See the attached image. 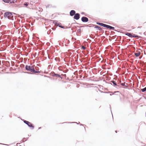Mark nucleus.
I'll return each mask as SVG.
<instances>
[{"label": "nucleus", "instance_id": "nucleus-1", "mask_svg": "<svg viewBox=\"0 0 146 146\" xmlns=\"http://www.w3.org/2000/svg\"><path fill=\"white\" fill-rule=\"evenodd\" d=\"M25 70L28 71H29L31 72H24L25 73H27L29 74H32V73H33L34 70L35 68L33 66H31L26 65L25 66Z\"/></svg>", "mask_w": 146, "mask_h": 146}, {"label": "nucleus", "instance_id": "nucleus-2", "mask_svg": "<svg viewBox=\"0 0 146 146\" xmlns=\"http://www.w3.org/2000/svg\"><path fill=\"white\" fill-rule=\"evenodd\" d=\"M4 17L5 18H7L8 19L13 20V13L9 11H7L4 14Z\"/></svg>", "mask_w": 146, "mask_h": 146}, {"label": "nucleus", "instance_id": "nucleus-3", "mask_svg": "<svg viewBox=\"0 0 146 146\" xmlns=\"http://www.w3.org/2000/svg\"><path fill=\"white\" fill-rule=\"evenodd\" d=\"M22 120H23V122L26 124H27L28 127H29L31 128L32 129H33L34 128V126L33 125V124L29 122V121L25 120L24 119H22Z\"/></svg>", "mask_w": 146, "mask_h": 146}, {"label": "nucleus", "instance_id": "nucleus-4", "mask_svg": "<svg viewBox=\"0 0 146 146\" xmlns=\"http://www.w3.org/2000/svg\"><path fill=\"white\" fill-rule=\"evenodd\" d=\"M51 76L53 77L59 78L61 79L62 78V77L60 75L58 74H56L54 72H51Z\"/></svg>", "mask_w": 146, "mask_h": 146}, {"label": "nucleus", "instance_id": "nucleus-5", "mask_svg": "<svg viewBox=\"0 0 146 146\" xmlns=\"http://www.w3.org/2000/svg\"><path fill=\"white\" fill-rule=\"evenodd\" d=\"M80 15L79 13H76L74 17V19L76 20H78L80 18Z\"/></svg>", "mask_w": 146, "mask_h": 146}, {"label": "nucleus", "instance_id": "nucleus-6", "mask_svg": "<svg viewBox=\"0 0 146 146\" xmlns=\"http://www.w3.org/2000/svg\"><path fill=\"white\" fill-rule=\"evenodd\" d=\"M81 21L83 22H87L88 21V19L87 17L84 16L82 17Z\"/></svg>", "mask_w": 146, "mask_h": 146}, {"label": "nucleus", "instance_id": "nucleus-7", "mask_svg": "<svg viewBox=\"0 0 146 146\" xmlns=\"http://www.w3.org/2000/svg\"><path fill=\"white\" fill-rule=\"evenodd\" d=\"M106 28L108 29H109L110 30H113V31H116L114 29L115 28L113 27H112L111 26L106 25Z\"/></svg>", "mask_w": 146, "mask_h": 146}, {"label": "nucleus", "instance_id": "nucleus-8", "mask_svg": "<svg viewBox=\"0 0 146 146\" xmlns=\"http://www.w3.org/2000/svg\"><path fill=\"white\" fill-rule=\"evenodd\" d=\"M76 14V11L74 10H71L70 12V15L71 16H74Z\"/></svg>", "mask_w": 146, "mask_h": 146}, {"label": "nucleus", "instance_id": "nucleus-9", "mask_svg": "<svg viewBox=\"0 0 146 146\" xmlns=\"http://www.w3.org/2000/svg\"><path fill=\"white\" fill-rule=\"evenodd\" d=\"M117 86H116V88H117L118 89H119L120 88H124L125 89H126V88H125L123 86H122L121 85V84L118 83L117 84Z\"/></svg>", "mask_w": 146, "mask_h": 146}, {"label": "nucleus", "instance_id": "nucleus-10", "mask_svg": "<svg viewBox=\"0 0 146 146\" xmlns=\"http://www.w3.org/2000/svg\"><path fill=\"white\" fill-rule=\"evenodd\" d=\"M92 26H95L94 28L97 29L99 31H102V29L99 26L97 25H92Z\"/></svg>", "mask_w": 146, "mask_h": 146}, {"label": "nucleus", "instance_id": "nucleus-11", "mask_svg": "<svg viewBox=\"0 0 146 146\" xmlns=\"http://www.w3.org/2000/svg\"><path fill=\"white\" fill-rule=\"evenodd\" d=\"M96 23L97 25H99L104 27H106V24L98 22H97Z\"/></svg>", "mask_w": 146, "mask_h": 146}, {"label": "nucleus", "instance_id": "nucleus-12", "mask_svg": "<svg viewBox=\"0 0 146 146\" xmlns=\"http://www.w3.org/2000/svg\"><path fill=\"white\" fill-rule=\"evenodd\" d=\"M111 82L113 83V85L114 87H116V86H117V84L115 81L112 80L111 81Z\"/></svg>", "mask_w": 146, "mask_h": 146}, {"label": "nucleus", "instance_id": "nucleus-13", "mask_svg": "<svg viewBox=\"0 0 146 146\" xmlns=\"http://www.w3.org/2000/svg\"><path fill=\"white\" fill-rule=\"evenodd\" d=\"M125 35L131 38L132 37V34L131 33L127 32L126 33H125Z\"/></svg>", "mask_w": 146, "mask_h": 146}, {"label": "nucleus", "instance_id": "nucleus-14", "mask_svg": "<svg viewBox=\"0 0 146 146\" xmlns=\"http://www.w3.org/2000/svg\"><path fill=\"white\" fill-rule=\"evenodd\" d=\"M142 66L143 67V70H146V63H143L142 64Z\"/></svg>", "mask_w": 146, "mask_h": 146}, {"label": "nucleus", "instance_id": "nucleus-15", "mask_svg": "<svg viewBox=\"0 0 146 146\" xmlns=\"http://www.w3.org/2000/svg\"><path fill=\"white\" fill-rule=\"evenodd\" d=\"M140 37V36H138L137 35H136L134 34H133L132 35V38H139Z\"/></svg>", "mask_w": 146, "mask_h": 146}, {"label": "nucleus", "instance_id": "nucleus-16", "mask_svg": "<svg viewBox=\"0 0 146 146\" xmlns=\"http://www.w3.org/2000/svg\"><path fill=\"white\" fill-rule=\"evenodd\" d=\"M53 23H54L55 25L56 26H58V25L59 23L58 22V21L56 20L53 21Z\"/></svg>", "mask_w": 146, "mask_h": 146}, {"label": "nucleus", "instance_id": "nucleus-17", "mask_svg": "<svg viewBox=\"0 0 146 146\" xmlns=\"http://www.w3.org/2000/svg\"><path fill=\"white\" fill-rule=\"evenodd\" d=\"M29 138V137H27V138H23V139L21 141V142H25V141H26L27 140V139H28Z\"/></svg>", "mask_w": 146, "mask_h": 146}, {"label": "nucleus", "instance_id": "nucleus-18", "mask_svg": "<svg viewBox=\"0 0 146 146\" xmlns=\"http://www.w3.org/2000/svg\"><path fill=\"white\" fill-rule=\"evenodd\" d=\"M140 53L139 52H138L137 53H135L134 54L136 57H137L139 56Z\"/></svg>", "mask_w": 146, "mask_h": 146}, {"label": "nucleus", "instance_id": "nucleus-19", "mask_svg": "<svg viewBox=\"0 0 146 146\" xmlns=\"http://www.w3.org/2000/svg\"><path fill=\"white\" fill-rule=\"evenodd\" d=\"M3 1L6 3H10L11 0H2Z\"/></svg>", "mask_w": 146, "mask_h": 146}, {"label": "nucleus", "instance_id": "nucleus-20", "mask_svg": "<svg viewBox=\"0 0 146 146\" xmlns=\"http://www.w3.org/2000/svg\"><path fill=\"white\" fill-rule=\"evenodd\" d=\"M142 92H144L146 91V87L143 89H141Z\"/></svg>", "mask_w": 146, "mask_h": 146}, {"label": "nucleus", "instance_id": "nucleus-21", "mask_svg": "<svg viewBox=\"0 0 146 146\" xmlns=\"http://www.w3.org/2000/svg\"><path fill=\"white\" fill-rule=\"evenodd\" d=\"M58 26L59 27H60L62 29H64V27L61 25H60V23H59L58 25Z\"/></svg>", "mask_w": 146, "mask_h": 146}, {"label": "nucleus", "instance_id": "nucleus-22", "mask_svg": "<svg viewBox=\"0 0 146 146\" xmlns=\"http://www.w3.org/2000/svg\"><path fill=\"white\" fill-rule=\"evenodd\" d=\"M41 72V71H38L35 70V69L33 73H40Z\"/></svg>", "mask_w": 146, "mask_h": 146}, {"label": "nucleus", "instance_id": "nucleus-23", "mask_svg": "<svg viewBox=\"0 0 146 146\" xmlns=\"http://www.w3.org/2000/svg\"><path fill=\"white\" fill-rule=\"evenodd\" d=\"M99 91L101 93H112V92H105L102 91H101L100 90Z\"/></svg>", "mask_w": 146, "mask_h": 146}, {"label": "nucleus", "instance_id": "nucleus-24", "mask_svg": "<svg viewBox=\"0 0 146 146\" xmlns=\"http://www.w3.org/2000/svg\"><path fill=\"white\" fill-rule=\"evenodd\" d=\"M16 0H11V1H10V3H14L15 2H16Z\"/></svg>", "mask_w": 146, "mask_h": 146}, {"label": "nucleus", "instance_id": "nucleus-25", "mask_svg": "<svg viewBox=\"0 0 146 146\" xmlns=\"http://www.w3.org/2000/svg\"><path fill=\"white\" fill-rule=\"evenodd\" d=\"M84 27H92V26H90V25H84Z\"/></svg>", "mask_w": 146, "mask_h": 146}, {"label": "nucleus", "instance_id": "nucleus-26", "mask_svg": "<svg viewBox=\"0 0 146 146\" xmlns=\"http://www.w3.org/2000/svg\"><path fill=\"white\" fill-rule=\"evenodd\" d=\"M66 123V122H64V123ZM66 123H67V122H66ZM67 123H76L77 124H78V123L76 122H67Z\"/></svg>", "mask_w": 146, "mask_h": 146}, {"label": "nucleus", "instance_id": "nucleus-27", "mask_svg": "<svg viewBox=\"0 0 146 146\" xmlns=\"http://www.w3.org/2000/svg\"><path fill=\"white\" fill-rule=\"evenodd\" d=\"M121 85L122 86H124L125 84V82L121 83Z\"/></svg>", "mask_w": 146, "mask_h": 146}, {"label": "nucleus", "instance_id": "nucleus-28", "mask_svg": "<svg viewBox=\"0 0 146 146\" xmlns=\"http://www.w3.org/2000/svg\"><path fill=\"white\" fill-rule=\"evenodd\" d=\"M24 5L26 7H27L28 5V4L26 3H24Z\"/></svg>", "mask_w": 146, "mask_h": 146}, {"label": "nucleus", "instance_id": "nucleus-29", "mask_svg": "<svg viewBox=\"0 0 146 146\" xmlns=\"http://www.w3.org/2000/svg\"><path fill=\"white\" fill-rule=\"evenodd\" d=\"M81 48L83 50H85L86 49V47L84 46H82L81 47Z\"/></svg>", "mask_w": 146, "mask_h": 146}, {"label": "nucleus", "instance_id": "nucleus-30", "mask_svg": "<svg viewBox=\"0 0 146 146\" xmlns=\"http://www.w3.org/2000/svg\"><path fill=\"white\" fill-rule=\"evenodd\" d=\"M77 32L80 33L81 32V29H79L77 30Z\"/></svg>", "mask_w": 146, "mask_h": 146}, {"label": "nucleus", "instance_id": "nucleus-31", "mask_svg": "<svg viewBox=\"0 0 146 146\" xmlns=\"http://www.w3.org/2000/svg\"><path fill=\"white\" fill-rule=\"evenodd\" d=\"M126 85H125V84L124 86L123 87H124L125 88H127V86L128 85L127 83H126Z\"/></svg>", "mask_w": 146, "mask_h": 146}, {"label": "nucleus", "instance_id": "nucleus-32", "mask_svg": "<svg viewBox=\"0 0 146 146\" xmlns=\"http://www.w3.org/2000/svg\"><path fill=\"white\" fill-rule=\"evenodd\" d=\"M52 29L53 30H55L56 29V28L55 27H52Z\"/></svg>", "mask_w": 146, "mask_h": 146}, {"label": "nucleus", "instance_id": "nucleus-33", "mask_svg": "<svg viewBox=\"0 0 146 146\" xmlns=\"http://www.w3.org/2000/svg\"><path fill=\"white\" fill-rule=\"evenodd\" d=\"M62 75V76H64L65 77H66V74H61Z\"/></svg>", "mask_w": 146, "mask_h": 146}, {"label": "nucleus", "instance_id": "nucleus-34", "mask_svg": "<svg viewBox=\"0 0 146 146\" xmlns=\"http://www.w3.org/2000/svg\"><path fill=\"white\" fill-rule=\"evenodd\" d=\"M120 101L121 102H122L123 101L122 99V98H120Z\"/></svg>", "mask_w": 146, "mask_h": 146}, {"label": "nucleus", "instance_id": "nucleus-35", "mask_svg": "<svg viewBox=\"0 0 146 146\" xmlns=\"http://www.w3.org/2000/svg\"><path fill=\"white\" fill-rule=\"evenodd\" d=\"M85 13L84 12H82L81 13V14H82V15H84V14Z\"/></svg>", "mask_w": 146, "mask_h": 146}, {"label": "nucleus", "instance_id": "nucleus-36", "mask_svg": "<svg viewBox=\"0 0 146 146\" xmlns=\"http://www.w3.org/2000/svg\"><path fill=\"white\" fill-rule=\"evenodd\" d=\"M50 32H47V34H48V35H49V34H50Z\"/></svg>", "mask_w": 146, "mask_h": 146}, {"label": "nucleus", "instance_id": "nucleus-37", "mask_svg": "<svg viewBox=\"0 0 146 146\" xmlns=\"http://www.w3.org/2000/svg\"><path fill=\"white\" fill-rule=\"evenodd\" d=\"M142 27L141 26H140V27H138L137 28H141Z\"/></svg>", "mask_w": 146, "mask_h": 146}, {"label": "nucleus", "instance_id": "nucleus-38", "mask_svg": "<svg viewBox=\"0 0 146 146\" xmlns=\"http://www.w3.org/2000/svg\"><path fill=\"white\" fill-rule=\"evenodd\" d=\"M102 31V33H104V30H102V31Z\"/></svg>", "mask_w": 146, "mask_h": 146}, {"label": "nucleus", "instance_id": "nucleus-39", "mask_svg": "<svg viewBox=\"0 0 146 146\" xmlns=\"http://www.w3.org/2000/svg\"><path fill=\"white\" fill-rule=\"evenodd\" d=\"M21 65H23V67H24V66H25L24 65V64H21Z\"/></svg>", "mask_w": 146, "mask_h": 146}, {"label": "nucleus", "instance_id": "nucleus-40", "mask_svg": "<svg viewBox=\"0 0 146 146\" xmlns=\"http://www.w3.org/2000/svg\"><path fill=\"white\" fill-rule=\"evenodd\" d=\"M84 125H83V124H80V126H83Z\"/></svg>", "mask_w": 146, "mask_h": 146}, {"label": "nucleus", "instance_id": "nucleus-41", "mask_svg": "<svg viewBox=\"0 0 146 146\" xmlns=\"http://www.w3.org/2000/svg\"><path fill=\"white\" fill-rule=\"evenodd\" d=\"M41 127H39L38 128V129H41Z\"/></svg>", "mask_w": 146, "mask_h": 146}, {"label": "nucleus", "instance_id": "nucleus-42", "mask_svg": "<svg viewBox=\"0 0 146 146\" xmlns=\"http://www.w3.org/2000/svg\"><path fill=\"white\" fill-rule=\"evenodd\" d=\"M67 72V71H66H66H63V72H64V73H66V72Z\"/></svg>", "mask_w": 146, "mask_h": 146}, {"label": "nucleus", "instance_id": "nucleus-43", "mask_svg": "<svg viewBox=\"0 0 146 146\" xmlns=\"http://www.w3.org/2000/svg\"><path fill=\"white\" fill-rule=\"evenodd\" d=\"M67 72V71H66H66H63V72H64V73H66V72Z\"/></svg>", "mask_w": 146, "mask_h": 146}, {"label": "nucleus", "instance_id": "nucleus-44", "mask_svg": "<svg viewBox=\"0 0 146 146\" xmlns=\"http://www.w3.org/2000/svg\"><path fill=\"white\" fill-rule=\"evenodd\" d=\"M94 37H95V36H93V37H92V39H94Z\"/></svg>", "mask_w": 146, "mask_h": 146}, {"label": "nucleus", "instance_id": "nucleus-45", "mask_svg": "<svg viewBox=\"0 0 146 146\" xmlns=\"http://www.w3.org/2000/svg\"><path fill=\"white\" fill-rule=\"evenodd\" d=\"M74 75H76V73H75V72H74Z\"/></svg>", "mask_w": 146, "mask_h": 146}, {"label": "nucleus", "instance_id": "nucleus-46", "mask_svg": "<svg viewBox=\"0 0 146 146\" xmlns=\"http://www.w3.org/2000/svg\"><path fill=\"white\" fill-rule=\"evenodd\" d=\"M113 94H110V96H112V95H113Z\"/></svg>", "mask_w": 146, "mask_h": 146}, {"label": "nucleus", "instance_id": "nucleus-47", "mask_svg": "<svg viewBox=\"0 0 146 146\" xmlns=\"http://www.w3.org/2000/svg\"><path fill=\"white\" fill-rule=\"evenodd\" d=\"M116 92H118V91H117V92H114V93H116Z\"/></svg>", "mask_w": 146, "mask_h": 146}, {"label": "nucleus", "instance_id": "nucleus-48", "mask_svg": "<svg viewBox=\"0 0 146 146\" xmlns=\"http://www.w3.org/2000/svg\"><path fill=\"white\" fill-rule=\"evenodd\" d=\"M115 131V132L116 133H117V131Z\"/></svg>", "mask_w": 146, "mask_h": 146}, {"label": "nucleus", "instance_id": "nucleus-49", "mask_svg": "<svg viewBox=\"0 0 146 146\" xmlns=\"http://www.w3.org/2000/svg\"><path fill=\"white\" fill-rule=\"evenodd\" d=\"M68 41L69 42H70V41H69V40H68Z\"/></svg>", "mask_w": 146, "mask_h": 146}, {"label": "nucleus", "instance_id": "nucleus-50", "mask_svg": "<svg viewBox=\"0 0 146 146\" xmlns=\"http://www.w3.org/2000/svg\"><path fill=\"white\" fill-rule=\"evenodd\" d=\"M56 58H55V60H56Z\"/></svg>", "mask_w": 146, "mask_h": 146}, {"label": "nucleus", "instance_id": "nucleus-51", "mask_svg": "<svg viewBox=\"0 0 146 146\" xmlns=\"http://www.w3.org/2000/svg\"><path fill=\"white\" fill-rule=\"evenodd\" d=\"M56 58H55V60H56Z\"/></svg>", "mask_w": 146, "mask_h": 146}, {"label": "nucleus", "instance_id": "nucleus-52", "mask_svg": "<svg viewBox=\"0 0 146 146\" xmlns=\"http://www.w3.org/2000/svg\"><path fill=\"white\" fill-rule=\"evenodd\" d=\"M111 85H112V84L111 83H110Z\"/></svg>", "mask_w": 146, "mask_h": 146}, {"label": "nucleus", "instance_id": "nucleus-53", "mask_svg": "<svg viewBox=\"0 0 146 146\" xmlns=\"http://www.w3.org/2000/svg\"><path fill=\"white\" fill-rule=\"evenodd\" d=\"M91 35H90V37H91Z\"/></svg>", "mask_w": 146, "mask_h": 146}, {"label": "nucleus", "instance_id": "nucleus-54", "mask_svg": "<svg viewBox=\"0 0 146 146\" xmlns=\"http://www.w3.org/2000/svg\"><path fill=\"white\" fill-rule=\"evenodd\" d=\"M48 7V5H47V6L46 7Z\"/></svg>", "mask_w": 146, "mask_h": 146}, {"label": "nucleus", "instance_id": "nucleus-55", "mask_svg": "<svg viewBox=\"0 0 146 146\" xmlns=\"http://www.w3.org/2000/svg\"><path fill=\"white\" fill-rule=\"evenodd\" d=\"M3 14V13H1V14Z\"/></svg>", "mask_w": 146, "mask_h": 146}, {"label": "nucleus", "instance_id": "nucleus-56", "mask_svg": "<svg viewBox=\"0 0 146 146\" xmlns=\"http://www.w3.org/2000/svg\"><path fill=\"white\" fill-rule=\"evenodd\" d=\"M58 69L60 70H60V69H59V68H58Z\"/></svg>", "mask_w": 146, "mask_h": 146}]
</instances>
